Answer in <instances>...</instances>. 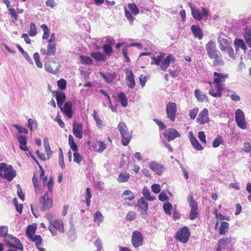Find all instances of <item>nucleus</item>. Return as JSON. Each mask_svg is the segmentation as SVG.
<instances>
[{
  "label": "nucleus",
  "instance_id": "25",
  "mask_svg": "<svg viewBox=\"0 0 251 251\" xmlns=\"http://www.w3.org/2000/svg\"><path fill=\"white\" fill-rule=\"evenodd\" d=\"M234 45L236 51H238L240 49L243 50L245 52L247 50V47L242 39H235L234 41Z\"/></svg>",
  "mask_w": 251,
  "mask_h": 251
},
{
  "label": "nucleus",
  "instance_id": "28",
  "mask_svg": "<svg viewBox=\"0 0 251 251\" xmlns=\"http://www.w3.org/2000/svg\"><path fill=\"white\" fill-rule=\"evenodd\" d=\"M53 227L59 232L63 233L64 232L63 223L62 220L57 219L51 222V224Z\"/></svg>",
  "mask_w": 251,
  "mask_h": 251
},
{
  "label": "nucleus",
  "instance_id": "47",
  "mask_svg": "<svg viewBox=\"0 0 251 251\" xmlns=\"http://www.w3.org/2000/svg\"><path fill=\"white\" fill-rule=\"evenodd\" d=\"M29 239H31L32 241L35 243V245L37 248H38V246H40V245L42 244V239L41 236L40 235H34L32 237H30Z\"/></svg>",
  "mask_w": 251,
  "mask_h": 251
},
{
  "label": "nucleus",
  "instance_id": "40",
  "mask_svg": "<svg viewBox=\"0 0 251 251\" xmlns=\"http://www.w3.org/2000/svg\"><path fill=\"white\" fill-rule=\"evenodd\" d=\"M243 36L246 43L251 48V29L244 32L243 33Z\"/></svg>",
  "mask_w": 251,
  "mask_h": 251
},
{
  "label": "nucleus",
  "instance_id": "21",
  "mask_svg": "<svg viewBox=\"0 0 251 251\" xmlns=\"http://www.w3.org/2000/svg\"><path fill=\"white\" fill-rule=\"evenodd\" d=\"M191 30L194 37L201 40L203 37V32L202 29L198 25H192L191 26Z\"/></svg>",
  "mask_w": 251,
  "mask_h": 251
},
{
  "label": "nucleus",
  "instance_id": "29",
  "mask_svg": "<svg viewBox=\"0 0 251 251\" xmlns=\"http://www.w3.org/2000/svg\"><path fill=\"white\" fill-rule=\"evenodd\" d=\"M56 99L57 104L60 109H62V106L63 102L65 101L66 97L64 93L61 92H57L56 94Z\"/></svg>",
  "mask_w": 251,
  "mask_h": 251
},
{
  "label": "nucleus",
  "instance_id": "35",
  "mask_svg": "<svg viewBox=\"0 0 251 251\" xmlns=\"http://www.w3.org/2000/svg\"><path fill=\"white\" fill-rule=\"evenodd\" d=\"M117 97L122 106L126 107L127 106V99L126 95L121 92L118 94Z\"/></svg>",
  "mask_w": 251,
  "mask_h": 251
},
{
  "label": "nucleus",
  "instance_id": "57",
  "mask_svg": "<svg viewBox=\"0 0 251 251\" xmlns=\"http://www.w3.org/2000/svg\"><path fill=\"white\" fill-rule=\"evenodd\" d=\"M103 51L104 53L109 56L112 52L113 50L111 46L106 44L103 46Z\"/></svg>",
  "mask_w": 251,
  "mask_h": 251
},
{
  "label": "nucleus",
  "instance_id": "4",
  "mask_svg": "<svg viewBox=\"0 0 251 251\" xmlns=\"http://www.w3.org/2000/svg\"><path fill=\"white\" fill-rule=\"evenodd\" d=\"M118 128L122 136V143L125 146H127L132 138V133L129 132L128 129L124 122H120L118 125Z\"/></svg>",
  "mask_w": 251,
  "mask_h": 251
},
{
  "label": "nucleus",
  "instance_id": "15",
  "mask_svg": "<svg viewBox=\"0 0 251 251\" xmlns=\"http://www.w3.org/2000/svg\"><path fill=\"white\" fill-rule=\"evenodd\" d=\"M131 242L133 246L137 248L143 244V237L141 233L137 231H134L132 233Z\"/></svg>",
  "mask_w": 251,
  "mask_h": 251
},
{
  "label": "nucleus",
  "instance_id": "24",
  "mask_svg": "<svg viewBox=\"0 0 251 251\" xmlns=\"http://www.w3.org/2000/svg\"><path fill=\"white\" fill-rule=\"evenodd\" d=\"M215 88H211L209 90V94L213 97H221L223 88L219 85L215 86Z\"/></svg>",
  "mask_w": 251,
  "mask_h": 251
},
{
  "label": "nucleus",
  "instance_id": "6",
  "mask_svg": "<svg viewBox=\"0 0 251 251\" xmlns=\"http://www.w3.org/2000/svg\"><path fill=\"white\" fill-rule=\"evenodd\" d=\"M236 242V239L233 237H226L220 239L218 242L216 251H222L230 249Z\"/></svg>",
  "mask_w": 251,
  "mask_h": 251
},
{
  "label": "nucleus",
  "instance_id": "51",
  "mask_svg": "<svg viewBox=\"0 0 251 251\" xmlns=\"http://www.w3.org/2000/svg\"><path fill=\"white\" fill-rule=\"evenodd\" d=\"M224 141L221 136H217L213 141L212 146L214 148L218 147L221 144H224Z\"/></svg>",
  "mask_w": 251,
  "mask_h": 251
},
{
  "label": "nucleus",
  "instance_id": "45",
  "mask_svg": "<svg viewBox=\"0 0 251 251\" xmlns=\"http://www.w3.org/2000/svg\"><path fill=\"white\" fill-rule=\"evenodd\" d=\"M104 217L102 213L98 211L94 215V221L95 222H98V225L99 226L100 223L102 222L103 220Z\"/></svg>",
  "mask_w": 251,
  "mask_h": 251
},
{
  "label": "nucleus",
  "instance_id": "61",
  "mask_svg": "<svg viewBox=\"0 0 251 251\" xmlns=\"http://www.w3.org/2000/svg\"><path fill=\"white\" fill-rule=\"evenodd\" d=\"M199 108L196 107L191 110L189 112V116L191 119H195L198 114Z\"/></svg>",
  "mask_w": 251,
  "mask_h": 251
},
{
  "label": "nucleus",
  "instance_id": "64",
  "mask_svg": "<svg viewBox=\"0 0 251 251\" xmlns=\"http://www.w3.org/2000/svg\"><path fill=\"white\" fill-rule=\"evenodd\" d=\"M125 12L126 18L129 21L130 24H132L134 21V18L126 8H125Z\"/></svg>",
  "mask_w": 251,
  "mask_h": 251
},
{
  "label": "nucleus",
  "instance_id": "13",
  "mask_svg": "<svg viewBox=\"0 0 251 251\" xmlns=\"http://www.w3.org/2000/svg\"><path fill=\"white\" fill-rule=\"evenodd\" d=\"M213 77V83L215 84V85L217 86L219 85L222 88H224V83L225 82V79L228 77V75L214 72Z\"/></svg>",
  "mask_w": 251,
  "mask_h": 251
},
{
  "label": "nucleus",
  "instance_id": "12",
  "mask_svg": "<svg viewBox=\"0 0 251 251\" xmlns=\"http://www.w3.org/2000/svg\"><path fill=\"white\" fill-rule=\"evenodd\" d=\"M137 206L142 217L146 219L148 217V203L144 198L142 197L139 199Z\"/></svg>",
  "mask_w": 251,
  "mask_h": 251
},
{
  "label": "nucleus",
  "instance_id": "2",
  "mask_svg": "<svg viewBox=\"0 0 251 251\" xmlns=\"http://www.w3.org/2000/svg\"><path fill=\"white\" fill-rule=\"evenodd\" d=\"M151 64H155L159 65L160 68L162 71H165L171 63H174L175 61V57L172 54H170L165 57V54L160 53L158 56H151Z\"/></svg>",
  "mask_w": 251,
  "mask_h": 251
},
{
  "label": "nucleus",
  "instance_id": "53",
  "mask_svg": "<svg viewBox=\"0 0 251 251\" xmlns=\"http://www.w3.org/2000/svg\"><path fill=\"white\" fill-rule=\"evenodd\" d=\"M216 218L218 220H226L229 221L230 218L228 216H225L222 215L221 213H218L217 210H215L214 211Z\"/></svg>",
  "mask_w": 251,
  "mask_h": 251
},
{
  "label": "nucleus",
  "instance_id": "11",
  "mask_svg": "<svg viewBox=\"0 0 251 251\" xmlns=\"http://www.w3.org/2000/svg\"><path fill=\"white\" fill-rule=\"evenodd\" d=\"M189 236L190 232L186 226H184L179 230L175 236L176 238L182 243H187Z\"/></svg>",
  "mask_w": 251,
  "mask_h": 251
},
{
  "label": "nucleus",
  "instance_id": "38",
  "mask_svg": "<svg viewBox=\"0 0 251 251\" xmlns=\"http://www.w3.org/2000/svg\"><path fill=\"white\" fill-rule=\"evenodd\" d=\"M130 175L128 173H121L119 174L117 180L119 182H125L128 181Z\"/></svg>",
  "mask_w": 251,
  "mask_h": 251
},
{
  "label": "nucleus",
  "instance_id": "56",
  "mask_svg": "<svg viewBox=\"0 0 251 251\" xmlns=\"http://www.w3.org/2000/svg\"><path fill=\"white\" fill-rule=\"evenodd\" d=\"M8 234V227L5 226H0V237L6 238Z\"/></svg>",
  "mask_w": 251,
  "mask_h": 251
},
{
  "label": "nucleus",
  "instance_id": "9",
  "mask_svg": "<svg viewBox=\"0 0 251 251\" xmlns=\"http://www.w3.org/2000/svg\"><path fill=\"white\" fill-rule=\"evenodd\" d=\"M166 111L167 118L171 121L174 122L176 118L177 107L176 103L169 102L166 105Z\"/></svg>",
  "mask_w": 251,
  "mask_h": 251
},
{
  "label": "nucleus",
  "instance_id": "18",
  "mask_svg": "<svg viewBox=\"0 0 251 251\" xmlns=\"http://www.w3.org/2000/svg\"><path fill=\"white\" fill-rule=\"evenodd\" d=\"M126 80L127 81V85L128 88L133 89L135 85L134 75L131 70L126 69Z\"/></svg>",
  "mask_w": 251,
  "mask_h": 251
},
{
  "label": "nucleus",
  "instance_id": "62",
  "mask_svg": "<svg viewBox=\"0 0 251 251\" xmlns=\"http://www.w3.org/2000/svg\"><path fill=\"white\" fill-rule=\"evenodd\" d=\"M228 53L229 57L231 58L233 60L236 59L235 55L234 53V50L232 48V47L230 46L227 47V48L226 49V51Z\"/></svg>",
  "mask_w": 251,
  "mask_h": 251
},
{
  "label": "nucleus",
  "instance_id": "55",
  "mask_svg": "<svg viewBox=\"0 0 251 251\" xmlns=\"http://www.w3.org/2000/svg\"><path fill=\"white\" fill-rule=\"evenodd\" d=\"M80 59L81 63L83 64L90 65L92 63V60L89 57L81 55Z\"/></svg>",
  "mask_w": 251,
  "mask_h": 251
},
{
  "label": "nucleus",
  "instance_id": "54",
  "mask_svg": "<svg viewBox=\"0 0 251 251\" xmlns=\"http://www.w3.org/2000/svg\"><path fill=\"white\" fill-rule=\"evenodd\" d=\"M163 209L166 214L170 215L171 214V210L172 209V205L169 202H166L164 203Z\"/></svg>",
  "mask_w": 251,
  "mask_h": 251
},
{
  "label": "nucleus",
  "instance_id": "8",
  "mask_svg": "<svg viewBox=\"0 0 251 251\" xmlns=\"http://www.w3.org/2000/svg\"><path fill=\"white\" fill-rule=\"evenodd\" d=\"M39 206L43 211L50 209L52 206V200L49 197L48 192H46L44 195L39 199Z\"/></svg>",
  "mask_w": 251,
  "mask_h": 251
},
{
  "label": "nucleus",
  "instance_id": "14",
  "mask_svg": "<svg viewBox=\"0 0 251 251\" xmlns=\"http://www.w3.org/2000/svg\"><path fill=\"white\" fill-rule=\"evenodd\" d=\"M149 166L152 171L158 175H162L166 170L164 165L155 161L149 162Z\"/></svg>",
  "mask_w": 251,
  "mask_h": 251
},
{
  "label": "nucleus",
  "instance_id": "41",
  "mask_svg": "<svg viewBox=\"0 0 251 251\" xmlns=\"http://www.w3.org/2000/svg\"><path fill=\"white\" fill-rule=\"evenodd\" d=\"M36 230V226L34 225L28 226L26 230V235L30 238L34 236Z\"/></svg>",
  "mask_w": 251,
  "mask_h": 251
},
{
  "label": "nucleus",
  "instance_id": "43",
  "mask_svg": "<svg viewBox=\"0 0 251 251\" xmlns=\"http://www.w3.org/2000/svg\"><path fill=\"white\" fill-rule=\"evenodd\" d=\"M41 28L44 31V33L42 36V39L43 40H46L48 39L50 36V30L48 26L46 24H43L41 25Z\"/></svg>",
  "mask_w": 251,
  "mask_h": 251
},
{
  "label": "nucleus",
  "instance_id": "60",
  "mask_svg": "<svg viewBox=\"0 0 251 251\" xmlns=\"http://www.w3.org/2000/svg\"><path fill=\"white\" fill-rule=\"evenodd\" d=\"M66 81L62 78L57 81L58 87L61 90H64L66 88Z\"/></svg>",
  "mask_w": 251,
  "mask_h": 251
},
{
  "label": "nucleus",
  "instance_id": "27",
  "mask_svg": "<svg viewBox=\"0 0 251 251\" xmlns=\"http://www.w3.org/2000/svg\"><path fill=\"white\" fill-rule=\"evenodd\" d=\"M218 42L219 43V48L220 50L223 51H226L227 47L231 46V44L228 40L225 38H219Z\"/></svg>",
  "mask_w": 251,
  "mask_h": 251
},
{
  "label": "nucleus",
  "instance_id": "48",
  "mask_svg": "<svg viewBox=\"0 0 251 251\" xmlns=\"http://www.w3.org/2000/svg\"><path fill=\"white\" fill-rule=\"evenodd\" d=\"M127 7L134 15H137L139 13V10L134 3H128Z\"/></svg>",
  "mask_w": 251,
  "mask_h": 251
},
{
  "label": "nucleus",
  "instance_id": "10",
  "mask_svg": "<svg viewBox=\"0 0 251 251\" xmlns=\"http://www.w3.org/2000/svg\"><path fill=\"white\" fill-rule=\"evenodd\" d=\"M235 121L239 127L242 129L247 128V122L245 119V116L243 111L238 109L235 112Z\"/></svg>",
  "mask_w": 251,
  "mask_h": 251
},
{
  "label": "nucleus",
  "instance_id": "16",
  "mask_svg": "<svg viewBox=\"0 0 251 251\" xmlns=\"http://www.w3.org/2000/svg\"><path fill=\"white\" fill-rule=\"evenodd\" d=\"M209 118L208 117V112L207 108H204L199 114L197 119V122L201 125H203L208 123Z\"/></svg>",
  "mask_w": 251,
  "mask_h": 251
},
{
  "label": "nucleus",
  "instance_id": "37",
  "mask_svg": "<svg viewBox=\"0 0 251 251\" xmlns=\"http://www.w3.org/2000/svg\"><path fill=\"white\" fill-rule=\"evenodd\" d=\"M91 56L97 61H104L106 60L104 55L100 52L92 53Z\"/></svg>",
  "mask_w": 251,
  "mask_h": 251
},
{
  "label": "nucleus",
  "instance_id": "36",
  "mask_svg": "<svg viewBox=\"0 0 251 251\" xmlns=\"http://www.w3.org/2000/svg\"><path fill=\"white\" fill-rule=\"evenodd\" d=\"M190 142L193 148L197 151H202L203 147L199 143L197 139L194 137H190Z\"/></svg>",
  "mask_w": 251,
  "mask_h": 251
},
{
  "label": "nucleus",
  "instance_id": "42",
  "mask_svg": "<svg viewBox=\"0 0 251 251\" xmlns=\"http://www.w3.org/2000/svg\"><path fill=\"white\" fill-rule=\"evenodd\" d=\"M56 50L55 44L48 43L47 45V52L49 55H54L56 53Z\"/></svg>",
  "mask_w": 251,
  "mask_h": 251
},
{
  "label": "nucleus",
  "instance_id": "19",
  "mask_svg": "<svg viewBox=\"0 0 251 251\" xmlns=\"http://www.w3.org/2000/svg\"><path fill=\"white\" fill-rule=\"evenodd\" d=\"M73 132L76 137L78 139H81L83 135L82 125L79 123H74L73 126Z\"/></svg>",
  "mask_w": 251,
  "mask_h": 251
},
{
  "label": "nucleus",
  "instance_id": "59",
  "mask_svg": "<svg viewBox=\"0 0 251 251\" xmlns=\"http://www.w3.org/2000/svg\"><path fill=\"white\" fill-rule=\"evenodd\" d=\"M226 97H229L233 101H239L241 100L240 97L237 95L235 92H232L231 94H227Z\"/></svg>",
  "mask_w": 251,
  "mask_h": 251
},
{
  "label": "nucleus",
  "instance_id": "3",
  "mask_svg": "<svg viewBox=\"0 0 251 251\" xmlns=\"http://www.w3.org/2000/svg\"><path fill=\"white\" fill-rule=\"evenodd\" d=\"M16 176V172L11 165H8L5 163H0V176L10 181Z\"/></svg>",
  "mask_w": 251,
  "mask_h": 251
},
{
  "label": "nucleus",
  "instance_id": "23",
  "mask_svg": "<svg viewBox=\"0 0 251 251\" xmlns=\"http://www.w3.org/2000/svg\"><path fill=\"white\" fill-rule=\"evenodd\" d=\"M17 140L20 144L19 148L24 151H27L28 149L27 147V138L24 135H20L17 138Z\"/></svg>",
  "mask_w": 251,
  "mask_h": 251
},
{
  "label": "nucleus",
  "instance_id": "26",
  "mask_svg": "<svg viewBox=\"0 0 251 251\" xmlns=\"http://www.w3.org/2000/svg\"><path fill=\"white\" fill-rule=\"evenodd\" d=\"M101 76L103 78L106 82L111 84L113 82V80L116 78L117 74L114 73H100Z\"/></svg>",
  "mask_w": 251,
  "mask_h": 251
},
{
  "label": "nucleus",
  "instance_id": "44",
  "mask_svg": "<svg viewBox=\"0 0 251 251\" xmlns=\"http://www.w3.org/2000/svg\"><path fill=\"white\" fill-rule=\"evenodd\" d=\"M37 122L33 119L28 120L27 127L30 128L31 131H34L37 128Z\"/></svg>",
  "mask_w": 251,
  "mask_h": 251
},
{
  "label": "nucleus",
  "instance_id": "58",
  "mask_svg": "<svg viewBox=\"0 0 251 251\" xmlns=\"http://www.w3.org/2000/svg\"><path fill=\"white\" fill-rule=\"evenodd\" d=\"M136 218V214L134 211H129L126 215V220L127 221H133Z\"/></svg>",
  "mask_w": 251,
  "mask_h": 251
},
{
  "label": "nucleus",
  "instance_id": "30",
  "mask_svg": "<svg viewBox=\"0 0 251 251\" xmlns=\"http://www.w3.org/2000/svg\"><path fill=\"white\" fill-rule=\"evenodd\" d=\"M121 197L125 200L132 201L135 199V195L131 191L126 190L124 191Z\"/></svg>",
  "mask_w": 251,
  "mask_h": 251
},
{
  "label": "nucleus",
  "instance_id": "50",
  "mask_svg": "<svg viewBox=\"0 0 251 251\" xmlns=\"http://www.w3.org/2000/svg\"><path fill=\"white\" fill-rule=\"evenodd\" d=\"M33 59L36 66L39 68H42L43 64L40 60V56L38 52H36L33 54Z\"/></svg>",
  "mask_w": 251,
  "mask_h": 251
},
{
  "label": "nucleus",
  "instance_id": "39",
  "mask_svg": "<svg viewBox=\"0 0 251 251\" xmlns=\"http://www.w3.org/2000/svg\"><path fill=\"white\" fill-rule=\"evenodd\" d=\"M142 194L145 199L149 201H152L155 199L154 196H151L149 190L147 187H144L142 190Z\"/></svg>",
  "mask_w": 251,
  "mask_h": 251
},
{
  "label": "nucleus",
  "instance_id": "34",
  "mask_svg": "<svg viewBox=\"0 0 251 251\" xmlns=\"http://www.w3.org/2000/svg\"><path fill=\"white\" fill-rule=\"evenodd\" d=\"M194 93L195 96L198 100L201 102H203L204 101H208L207 97L205 95L201 94L199 89H196Z\"/></svg>",
  "mask_w": 251,
  "mask_h": 251
},
{
  "label": "nucleus",
  "instance_id": "7",
  "mask_svg": "<svg viewBox=\"0 0 251 251\" xmlns=\"http://www.w3.org/2000/svg\"><path fill=\"white\" fill-rule=\"evenodd\" d=\"M4 241L9 247L14 248L20 251L24 250L23 245L20 240L12 235L9 234L7 235V237L5 238Z\"/></svg>",
  "mask_w": 251,
  "mask_h": 251
},
{
  "label": "nucleus",
  "instance_id": "49",
  "mask_svg": "<svg viewBox=\"0 0 251 251\" xmlns=\"http://www.w3.org/2000/svg\"><path fill=\"white\" fill-rule=\"evenodd\" d=\"M37 34V29L34 23H31L30 25V29L28 34L30 36H35Z\"/></svg>",
  "mask_w": 251,
  "mask_h": 251
},
{
  "label": "nucleus",
  "instance_id": "33",
  "mask_svg": "<svg viewBox=\"0 0 251 251\" xmlns=\"http://www.w3.org/2000/svg\"><path fill=\"white\" fill-rule=\"evenodd\" d=\"M92 116L96 121L97 126L99 128H102L105 126L102 120L99 117L96 110H93Z\"/></svg>",
  "mask_w": 251,
  "mask_h": 251
},
{
  "label": "nucleus",
  "instance_id": "17",
  "mask_svg": "<svg viewBox=\"0 0 251 251\" xmlns=\"http://www.w3.org/2000/svg\"><path fill=\"white\" fill-rule=\"evenodd\" d=\"M164 134L169 142L180 136V134L174 128H169L165 130Z\"/></svg>",
  "mask_w": 251,
  "mask_h": 251
},
{
  "label": "nucleus",
  "instance_id": "1",
  "mask_svg": "<svg viewBox=\"0 0 251 251\" xmlns=\"http://www.w3.org/2000/svg\"><path fill=\"white\" fill-rule=\"evenodd\" d=\"M205 49L209 57L213 60V66H218L224 64L222 55L218 50L216 47V44L215 42L212 40H210L205 45Z\"/></svg>",
  "mask_w": 251,
  "mask_h": 251
},
{
  "label": "nucleus",
  "instance_id": "20",
  "mask_svg": "<svg viewBox=\"0 0 251 251\" xmlns=\"http://www.w3.org/2000/svg\"><path fill=\"white\" fill-rule=\"evenodd\" d=\"M72 103L71 101L66 102L64 106H62V109H60L61 111L63 112L69 118H71L72 117Z\"/></svg>",
  "mask_w": 251,
  "mask_h": 251
},
{
  "label": "nucleus",
  "instance_id": "63",
  "mask_svg": "<svg viewBox=\"0 0 251 251\" xmlns=\"http://www.w3.org/2000/svg\"><path fill=\"white\" fill-rule=\"evenodd\" d=\"M13 126L14 127L19 133H23L25 134H27L28 133V130L26 128L21 127L18 125L14 124Z\"/></svg>",
  "mask_w": 251,
  "mask_h": 251
},
{
  "label": "nucleus",
  "instance_id": "52",
  "mask_svg": "<svg viewBox=\"0 0 251 251\" xmlns=\"http://www.w3.org/2000/svg\"><path fill=\"white\" fill-rule=\"evenodd\" d=\"M92 195L89 188H87L86 189V195H85V201L86 205L88 207L90 206L91 204V198Z\"/></svg>",
  "mask_w": 251,
  "mask_h": 251
},
{
  "label": "nucleus",
  "instance_id": "22",
  "mask_svg": "<svg viewBox=\"0 0 251 251\" xmlns=\"http://www.w3.org/2000/svg\"><path fill=\"white\" fill-rule=\"evenodd\" d=\"M92 147L95 151L100 153L106 148V144L102 141H96L93 143Z\"/></svg>",
  "mask_w": 251,
  "mask_h": 251
},
{
  "label": "nucleus",
  "instance_id": "46",
  "mask_svg": "<svg viewBox=\"0 0 251 251\" xmlns=\"http://www.w3.org/2000/svg\"><path fill=\"white\" fill-rule=\"evenodd\" d=\"M69 144L70 148L73 151H77L78 148L77 145L75 142L74 137L71 135H69L68 137Z\"/></svg>",
  "mask_w": 251,
  "mask_h": 251
},
{
  "label": "nucleus",
  "instance_id": "31",
  "mask_svg": "<svg viewBox=\"0 0 251 251\" xmlns=\"http://www.w3.org/2000/svg\"><path fill=\"white\" fill-rule=\"evenodd\" d=\"M187 201L189 204L191 209L198 210V205L196 201L193 200L192 194H189L188 198Z\"/></svg>",
  "mask_w": 251,
  "mask_h": 251
},
{
  "label": "nucleus",
  "instance_id": "32",
  "mask_svg": "<svg viewBox=\"0 0 251 251\" xmlns=\"http://www.w3.org/2000/svg\"><path fill=\"white\" fill-rule=\"evenodd\" d=\"M229 225L226 222H222L219 229V232L221 235H225L227 232Z\"/></svg>",
  "mask_w": 251,
  "mask_h": 251
},
{
  "label": "nucleus",
  "instance_id": "5",
  "mask_svg": "<svg viewBox=\"0 0 251 251\" xmlns=\"http://www.w3.org/2000/svg\"><path fill=\"white\" fill-rule=\"evenodd\" d=\"M188 5L191 10L192 15L197 21H201L203 17L207 18L209 11L205 8H201V10L198 9L192 2H188Z\"/></svg>",
  "mask_w": 251,
  "mask_h": 251
}]
</instances>
